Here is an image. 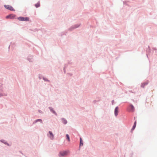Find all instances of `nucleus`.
Returning a JSON list of instances; mask_svg holds the SVG:
<instances>
[{"label":"nucleus","mask_w":157,"mask_h":157,"mask_svg":"<svg viewBox=\"0 0 157 157\" xmlns=\"http://www.w3.org/2000/svg\"><path fill=\"white\" fill-rule=\"evenodd\" d=\"M81 25V24H77L72 25L70 28H68V30L71 31L74 29L78 28Z\"/></svg>","instance_id":"nucleus-1"},{"label":"nucleus","mask_w":157,"mask_h":157,"mask_svg":"<svg viewBox=\"0 0 157 157\" xmlns=\"http://www.w3.org/2000/svg\"><path fill=\"white\" fill-rule=\"evenodd\" d=\"M68 151H60L59 152L58 155L59 157H62L64 156H66L67 155Z\"/></svg>","instance_id":"nucleus-2"},{"label":"nucleus","mask_w":157,"mask_h":157,"mask_svg":"<svg viewBox=\"0 0 157 157\" xmlns=\"http://www.w3.org/2000/svg\"><path fill=\"white\" fill-rule=\"evenodd\" d=\"M18 20L20 21H29V18L28 17H23L22 16L19 17L17 18Z\"/></svg>","instance_id":"nucleus-3"},{"label":"nucleus","mask_w":157,"mask_h":157,"mask_svg":"<svg viewBox=\"0 0 157 157\" xmlns=\"http://www.w3.org/2000/svg\"><path fill=\"white\" fill-rule=\"evenodd\" d=\"M4 7L6 9L8 10L11 11H15V10L11 6L9 5H4Z\"/></svg>","instance_id":"nucleus-4"},{"label":"nucleus","mask_w":157,"mask_h":157,"mask_svg":"<svg viewBox=\"0 0 157 157\" xmlns=\"http://www.w3.org/2000/svg\"><path fill=\"white\" fill-rule=\"evenodd\" d=\"M128 109L130 112H133L135 111V107L132 104H130L128 106Z\"/></svg>","instance_id":"nucleus-5"},{"label":"nucleus","mask_w":157,"mask_h":157,"mask_svg":"<svg viewBox=\"0 0 157 157\" xmlns=\"http://www.w3.org/2000/svg\"><path fill=\"white\" fill-rule=\"evenodd\" d=\"M33 56L32 55H29L27 57V60L30 62H33L34 60Z\"/></svg>","instance_id":"nucleus-6"},{"label":"nucleus","mask_w":157,"mask_h":157,"mask_svg":"<svg viewBox=\"0 0 157 157\" xmlns=\"http://www.w3.org/2000/svg\"><path fill=\"white\" fill-rule=\"evenodd\" d=\"M16 16V15L13 14H10L8 15L6 17V18L7 19H13Z\"/></svg>","instance_id":"nucleus-7"},{"label":"nucleus","mask_w":157,"mask_h":157,"mask_svg":"<svg viewBox=\"0 0 157 157\" xmlns=\"http://www.w3.org/2000/svg\"><path fill=\"white\" fill-rule=\"evenodd\" d=\"M119 113V107L117 106L115 107L114 110V115L116 117H117Z\"/></svg>","instance_id":"nucleus-8"},{"label":"nucleus","mask_w":157,"mask_h":157,"mask_svg":"<svg viewBox=\"0 0 157 157\" xmlns=\"http://www.w3.org/2000/svg\"><path fill=\"white\" fill-rule=\"evenodd\" d=\"M0 142L6 145H7L9 146H11V145L8 142L6 141L5 140L3 139H2L0 140Z\"/></svg>","instance_id":"nucleus-9"},{"label":"nucleus","mask_w":157,"mask_h":157,"mask_svg":"<svg viewBox=\"0 0 157 157\" xmlns=\"http://www.w3.org/2000/svg\"><path fill=\"white\" fill-rule=\"evenodd\" d=\"M48 109H49L50 110V111L53 114H54L56 115H57V113H56L55 111L54 110L53 108H52V107H48Z\"/></svg>","instance_id":"nucleus-10"},{"label":"nucleus","mask_w":157,"mask_h":157,"mask_svg":"<svg viewBox=\"0 0 157 157\" xmlns=\"http://www.w3.org/2000/svg\"><path fill=\"white\" fill-rule=\"evenodd\" d=\"M48 133L50 135V136H49L51 140H53L54 139V135L53 134L52 132V131H49L48 132Z\"/></svg>","instance_id":"nucleus-11"},{"label":"nucleus","mask_w":157,"mask_h":157,"mask_svg":"<svg viewBox=\"0 0 157 157\" xmlns=\"http://www.w3.org/2000/svg\"><path fill=\"white\" fill-rule=\"evenodd\" d=\"M136 121H135L133 125V126L131 129V132H132L135 129V128L136 126Z\"/></svg>","instance_id":"nucleus-12"},{"label":"nucleus","mask_w":157,"mask_h":157,"mask_svg":"<svg viewBox=\"0 0 157 157\" xmlns=\"http://www.w3.org/2000/svg\"><path fill=\"white\" fill-rule=\"evenodd\" d=\"M62 123L64 124H66L67 123V120L64 118H61Z\"/></svg>","instance_id":"nucleus-13"},{"label":"nucleus","mask_w":157,"mask_h":157,"mask_svg":"<svg viewBox=\"0 0 157 157\" xmlns=\"http://www.w3.org/2000/svg\"><path fill=\"white\" fill-rule=\"evenodd\" d=\"M40 122L41 123H42V121L41 119H37L33 123V124L37 122Z\"/></svg>","instance_id":"nucleus-14"},{"label":"nucleus","mask_w":157,"mask_h":157,"mask_svg":"<svg viewBox=\"0 0 157 157\" xmlns=\"http://www.w3.org/2000/svg\"><path fill=\"white\" fill-rule=\"evenodd\" d=\"M83 145V142L82 140V138L81 137H80V144H79V146H82Z\"/></svg>","instance_id":"nucleus-15"},{"label":"nucleus","mask_w":157,"mask_h":157,"mask_svg":"<svg viewBox=\"0 0 157 157\" xmlns=\"http://www.w3.org/2000/svg\"><path fill=\"white\" fill-rule=\"evenodd\" d=\"M150 52H151V48H150L149 46H148V48L146 50V53H147L146 55H147V57H148L147 53H150Z\"/></svg>","instance_id":"nucleus-16"},{"label":"nucleus","mask_w":157,"mask_h":157,"mask_svg":"<svg viewBox=\"0 0 157 157\" xmlns=\"http://www.w3.org/2000/svg\"><path fill=\"white\" fill-rule=\"evenodd\" d=\"M148 84V82H143V83H141V87H142V88H144V86L147 85Z\"/></svg>","instance_id":"nucleus-17"},{"label":"nucleus","mask_w":157,"mask_h":157,"mask_svg":"<svg viewBox=\"0 0 157 157\" xmlns=\"http://www.w3.org/2000/svg\"><path fill=\"white\" fill-rule=\"evenodd\" d=\"M67 31H65V32H62L60 33V34H59V36H62L64 35H66V34H67Z\"/></svg>","instance_id":"nucleus-18"},{"label":"nucleus","mask_w":157,"mask_h":157,"mask_svg":"<svg viewBox=\"0 0 157 157\" xmlns=\"http://www.w3.org/2000/svg\"><path fill=\"white\" fill-rule=\"evenodd\" d=\"M35 6L36 8H38L40 6V2L39 1L38 2H37L35 4Z\"/></svg>","instance_id":"nucleus-19"},{"label":"nucleus","mask_w":157,"mask_h":157,"mask_svg":"<svg viewBox=\"0 0 157 157\" xmlns=\"http://www.w3.org/2000/svg\"><path fill=\"white\" fill-rule=\"evenodd\" d=\"M66 139L68 140V141H70V136L68 134H67L66 135Z\"/></svg>","instance_id":"nucleus-20"},{"label":"nucleus","mask_w":157,"mask_h":157,"mask_svg":"<svg viewBox=\"0 0 157 157\" xmlns=\"http://www.w3.org/2000/svg\"><path fill=\"white\" fill-rule=\"evenodd\" d=\"M42 78L45 81H47L48 82H50V80H49L47 78H45L44 77H43Z\"/></svg>","instance_id":"nucleus-21"},{"label":"nucleus","mask_w":157,"mask_h":157,"mask_svg":"<svg viewBox=\"0 0 157 157\" xmlns=\"http://www.w3.org/2000/svg\"><path fill=\"white\" fill-rule=\"evenodd\" d=\"M42 75H39V78L40 79H42Z\"/></svg>","instance_id":"nucleus-22"},{"label":"nucleus","mask_w":157,"mask_h":157,"mask_svg":"<svg viewBox=\"0 0 157 157\" xmlns=\"http://www.w3.org/2000/svg\"><path fill=\"white\" fill-rule=\"evenodd\" d=\"M127 2L126 1H124L123 2V4L124 5H128V4H127Z\"/></svg>","instance_id":"nucleus-23"},{"label":"nucleus","mask_w":157,"mask_h":157,"mask_svg":"<svg viewBox=\"0 0 157 157\" xmlns=\"http://www.w3.org/2000/svg\"><path fill=\"white\" fill-rule=\"evenodd\" d=\"M2 86H0V92L2 91Z\"/></svg>","instance_id":"nucleus-24"},{"label":"nucleus","mask_w":157,"mask_h":157,"mask_svg":"<svg viewBox=\"0 0 157 157\" xmlns=\"http://www.w3.org/2000/svg\"><path fill=\"white\" fill-rule=\"evenodd\" d=\"M114 100H113L111 101L112 105H114Z\"/></svg>","instance_id":"nucleus-25"},{"label":"nucleus","mask_w":157,"mask_h":157,"mask_svg":"<svg viewBox=\"0 0 157 157\" xmlns=\"http://www.w3.org/2000/svg\"><path fill=\"white\" fill-rule=\"evenodd\" d=\"M67 66V64H65L64 65V67L63 68H66Z\"/></svg>","instance_id":"nucleus-26"},{"label":"nucleus","mask_w":157,"mask_h":157,"mask_svg":"<svg viewBox=\"0 0 157 157\" xmlns=\"http://www.w3.org/2000/svg\"><path fill=\"white\" fill-rule=\"evenodd\" d=\"M63 71H64V73L65 74V73H66V69H65V68H63Z\"/></svg>","instance_id":"nucleus-27"},{"label":"nucleus","mask_w":157,"mask_h":157,"mask_svg":"<svg viewBox=\"0 0 157 157\" xmlns=\"http://www.w3.org/2000/svg\"><path fill=\"white\" fill-rule=\"evenodd\" d=\"M38 112L40 113H43V112L40 110H39Z\"/></svg>","instance_id":"nucleus-28"},{"label":"nucleus","mask_w":157,"mask_h":157,"mask_svg":"<svg viewBox=\"0 0 157 157\" xmlns=\"http://www.w3.org/2000/svg\"><path fill=\"white\" fill-rule=\"evenodd\" d=\"M2 96H3V94L0 93V97Z\"/></svg>","instance_id":"nucleus-29"},{"label":"nucleus","mask_w":157,"mask_h":157,"mask_svg":"<svg viewBox=\"0 0 157 157\" xmlns=\"http://www.w3.org/2000/svg\"><path fill=\"white\" fill-rule=\"evenodd\" d=\"M97 102V101H96V100H94L93 101V102L95 104L96 103V102Z\"/></svg>","instance_id":"nucleus-30"},{"label":"nucleus","mask_w":157,"mask_h":157,"mask_svg":"<svg viewBox=\"0 0 157 157\" xmlns=\"http://www.w3.org/2000/svg\"><path fill=\"white\" fill-rule=\"evenodd\" d=\"M21 153V154L22 155H24V154H23V153L21 151H19Z\"/></svg>","instance_id":"nucleus-31"},{"label":"nucleus","mask_w":157,"mask_h":157,"mask_svg":"<svg viewBox=\"0 0 157 157\" xmlns=\"http://www.w3.org/2000/svg\"><path fill=\"white\" fill-rule=\"evenodd\" d=\"M3 96H6L7 94H3Z\"/></svg>","instance_id":"nucleus-32"},{"label":"nucleus","mask_w":157,"mask_h":157,"mask_svg":"<svg viewBox=\"0 0 157 157\" xmlns=\"http://www.w3.org/2000/svg\"><path fill=\"white\" fill-rule=\"evenodd\" d=\"M153 49H154V50H157V49H156V48H154Z\"/></svg>","instance_id":"nucleus-33"},{"label":"nucleus","mask_w":157,"mask_h":157,"mask_svg":"<svg viewBox=\"0 0 157 157\" xmlns=\"http://www.w3.org/2000/svg\"><path fill=\"white\" fill-rule=\"evenodd\" d=\"M2 84L0 83V86H2Z\"/></svg>","instance_id":"nucleus-34"},{"label":"nucleus","mask_w":157,"mask_h":157,"mask_svg":"<svg viewBox=\"0 0 157 157\" xmlns=\"http://www.w3.org/2000/svg\"><path fill=\"white\" fill-rule=\"evenodd\" d=\"M70 75L71 76L72 75V74L71 73L70 74Z\"/></svg>","instance_id":"nucleus-35"},{"label":"nucleus","mask_w":157,"mask_h":157,"mask_svg":"<svg viewBox=\"0 0 157 157\" xmlns=\"http://www.w3.org/2000/svg\"><path fill=\"white\" fill-rule=\"evenodd\" d=\"M10 45H9V48H8L9 49L10 48Z\"/></svg>","instance_id":"nucleus-36"},{"label":"nucleus","mask_w":157,"mask_h":157,"mask_svg":"<svg viewBox=\"0 0 157 157\" xmlns=\"http://www.w3.org/2000/svg\"><path fill=\"white\" fill-rule=\"evenodd\" d=\"M134 119H136L135 117H134Z\"/></svg>","instance_id":"nucleus-37"},{"label":"nucleus","mask_w":157,"mask_h":157,"mask_svg":"<svg viewBox=\"0 0 157 157\" xmlns=\"http://www.w3.org/2000/svg\"><path fill=\"white\" fill-rule=\"evenodd\" d=\"M131 157H132V156H131Z\"/></svg>","instance_id":"nucleus-38"}]
</instances>
